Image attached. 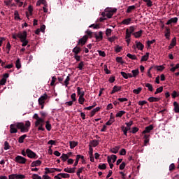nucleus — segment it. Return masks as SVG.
<instances>
[{
    "mask_svg": "<svg viewBox=\"0 0 179 179\" xmlns=\"http://www.w3.org/2000/svg\"><path fill=\"white\" fill-rule=\"evenodd\" d=\"M163 92V87H159L156 90V92H155V94H157L159 93H162Z\"/></svg>",
    "mask_w": 179,
    "mask_h": 179,
    "instance_id": "57",
    "label": "nucleus"
},
{
    "mask_svg": "<svg viewBox=\"0 0 179 179\" xmlns=\"http://www.w3.org/2000/svg\"><path fill=\"white\" fill-rule=\"evenodd\" d=\"M85 96H79V99H78V103L79 104H82L83 105L85 101Z\"/></svg>",
    "mask_w": 179,
    "mask_h": 179,
    "instance_id": "44",
    "label": "nucleus"
},
{
    "mask_svg": "<svg viewBox=\"0 0 179 179\" xmlns=\"http://www.w3.org/2000/svg\"><path fill=\"white\" fill-rule=\"evenodd\" d=\"M90 28L93 27V29H100V25H99V24H92L91 25L89 26Z\"/></svg>",
    "mask_w": 179,
    "mask_h": 179,
    "instance_id": "54",
    "label": "nucleus"
},
{
    "mask_svg": "<svg viewBox=\"0 0 179 179\" xmlns=\"http://www.w3.org/2000/svg\"><path fill=\"white\" fill-rule=\"evenodd\" d=\"M45 128H46L47 131H51V124H50V121H46Z\"/></svg>",
    "mask_w": 179,
    "mask_h": 179,
    "instance_id": "47",
    "label": "nucleus"
},
{
    "mask_svg": "<svg viewBox=\"0 0 179 179\" xmlns=\"http://www.w3.org/2000/svg\"><path fill=\"white\" fill-rule=\"evenodd\" d=\"M83 167H81L80 169H78V171H77V176L78 177H79V178L80 179V173H82L83 171Z\"/></svg>",
    "mask_w": 179,
    "mask_h": 179,
    "instance_id": "60",
    "label": "nucleus"
},
{
    "mask_svg": "<svg viewBox=\"0 0 179 179\" xmlns=\"http://www.w3.org/2000/svg\"><path fill=\"white\" fill-rule=\"evenodd\" d=\"M72 51L75 54V55H78V54H79L80 51H82V48H80V47L79 46H76Z\"/></svg>",
    "mask_w": 179,
    "mask_h": 179,
    "instance_id": "15",
    "label": "nucleus"
},
{
    "mask_svg": "<svg viewBox=\"0 0 179 179\" xmlns=\"http://www.w3.org/2000/svg\"><path fill=\"white\" fill-rule=\"evenodd\" d=\"M141 92H142V87H138V89L133 90V93H134V94H139Z\"/></svg>",
    "mask_w": 179,
    "mask_h": 179,
    "instance_id": "52",
    "label": "nucleus"
},
{
    "mask_svg": "<svg viewBox=\"0 0 179 179\" xmlns=\"http://www.w3.org/2000/svg\"><path fill=\"white\" fill-rule=\"evenodd\" d=\"M85 66V64L83 63V62H80L78 64V69L80 71H82V69H83V66Z\"/></svg>",
    "mask_w": 179,
    "mask_h": 179,
    "instance_id": "56",
    "label": "nucleus"
},
{
    "mask_svg": "<svg viewBox=\"0 0 179 179\" xmlns=\"http://www.w3.org/2000/svg\"><path fill=\"white\" fill-rule=\"evenodd\" d=\"M148 101H150V103H155L157 101H160V98L150 96L148 98Z\"/></svg>",
    "mask_w": 179,
    "mask_h": 179,
    "instance_id": "16",
    "label": "nucleus"
},
{
    "mask_svg": "<svg viewBox=\"0 0 179 179\" xmlns=\"http://www.w3.org/2000/svg\"><path fill=\"white\" fill-rule=\"evenodd\" d=\"M131 21H132V20L131 18H127V19H124V20H122L121 24L128 25V24H130Z\"/></svg>",
    "mask_w": 179,
    "mask_h": 179,
    "instance_id": "29",
    "label": "nucleus"
},
{
    "mask_svg": "<svg viewBox=\"0 0 179 179\" xmlns=\"http://www.w3.org/2000/svg\"><path fill=\"white\" fill-rule=\"evenodd\" d=\"M34 118L36 120V121L35 122V127H38L41 122H44V119L39 117L37 113H35L34 115Z\"/></svg>",
    "mask_w": 179,
    "mask_h": 179,
    "instance_id": "6",
    "label": "nucleus"
},
{
    "mask_svg": "<svg viewBox=\"0 0 179 179\" xmlns=\"http://www.w3.org/2000/svg\"><path fill=\"white\" fill-rule=\"evenodd\" d=\"M17 37L20 39V41H24L27 40V31H23V32H20L17 34Z\"/></svg>",
    "mask_w": 179,
    "mask_h": 179,
    "instance_id": "4",
    "label": "nucleus"
},
{
    "mask_svg": "<svg viewBox=\"0 0 179 179\" xmlns=\"http://www.w3.org/2000/svg\"><path fill=\"white\" fill-rule=\"evenodd\" d=\"M117 92H121V87L115 85L110 92V94H114V93H117Z\"/></svg>",
    "mask_w": 179,
    "mask_h": 179,
    "instance_id": "11",
    "label": "nucleus"
},
{
    "mask_svg": "<svg viewBox=\"0 0 179 179\" xmlns=\"http://www.w3.org/2000/svg\"><path fill=\"white\" fill-rule=\"evenodd\" d=\"M135 43H136V48H138V50H140L141 51H142V50L145 48V45H143L142 43L138 42V41H136Z\"/></svg>",
    "mask_w": 179,
    "mask_h": 179,
    "instance_id": "12",
    "label": "nucleus"
},
{
    "mask_svg": "<svg viewBox=\"0 0 179 179\" xmlns=\"http://www.w3.org/2000/svg\"><path fill=\"white\" fill-rule=\"evenodd\" d=\"M26 138H27V135H26V134H24V135L21 136L20 137H19V138H18L19 143H23V142H24V139H26Z\"/></svg>",
    "mask_w": 179,
    "mask_h": 179,
    "instance_id": "32",
    "label": "nucleus"
},
{
    "mask_svg": "<svg viewBox=\"0 0 179 179\" xmlns=\"http://www.w3.org/2000/svg\"><path fill=\"white\" fill-rule=\"evenodd\" d=\"M71 101L73 102H75L76 101V93H73L71 95Z\"/></svg>",
    "mask_w": 179,
    "mask_h": 179,
    "instance_id": "59",
    "label": "nucleus"
},
{
    "mask_svg": "<svg viewBox=\"0 0 179 179\" xmlns=\"http://www.w3.org/2000/svg\"><path fill=\"white\" fill-rule=\"evenodd\" d=\"M51 173H55V169L54 168H45V174H51Z\"/></svg>",
    "mask_w": 179,
    "mask_h": 179,
    "instance_id": "19",
    "label": "nucleus"
},
{
    "mask_svg": "<svg viewBox=\"0 0 179 179\" xmlns=\"http://www.w3.org/2000/svg\"><path fill=\"white\" fill-rule=\"evenodd\" d=\"M145 87H148V90L150 92H153V86L150 83H145Z\"/></svg>",
    "mask_w": 179,
    "mask_h": 179,
    "instance_id": "43",
    "label": "nucleus"
},
{
    "mask_svg": "<svg viewBox=\"0 0 179 179\" xmlns=\"http://www.w3.org/2000/svg\"><path fill=\"white\" fill-rule=\"evenodd\" d=\"M115 52H121V51H122V47L120 45H116L115 47Z\"/></svg>",
    "mask_w": 179,
    "mask_h": 179,
    "instance_id": "49",
    "label": "nucleus"
},
{
    "mask_svg": "<svg viewBox=\"0 0 179 179\" xmlns=\"http://www.w3.org/2000/svg\"><path fill=\"white\" fill-rule=\"evenodd\" d=\"M55 82H57V78H55V76L52 77L50 86H55Z\"/></svg>",
    "mask_w": 179,
    "mask_h": 179,
    "instance_id": "53",
    "label": "nucleus"
},
{
    "mask_svg": "<svg viewBox=\"0 0 179 179\" xmlns=\"http://www.w3.org/2000/svg\"><path fill=\"white\" fill-rule=\"evenodd\" d=\"M15 66L17 69H20L22 68V64L20 63V59H17L15 62Z\"/></svg>",
    "mask_w": 179,
    "mask_h": 179,
    "instance_id": "38",
    "label": "nucleus"
},
{
    "mask_svg": "<svg viewBox=\"0 0 179 179\" xmlns=\"http://www.w3.org/2000/svg\"><path fill=\"white\" fill-rule=\"evenodd\" d=\"M89 36L87 35H85L83 38H80L78 42V45L83 46L87 42V39Z\"/></svg>",
    "mask_w": 179,
    "mask_h": 179,
    "instance_id": "5",
    "label": "nucleus"
},
{
    "mask_svg": "<svg viewBox=\"0 0 179 179\" xmlns=\"http://www.w3.org/2000/svg\"><path fill=\"white\" fill-rule=\"evenodd\" d=\"M47 99H48V95H47V94H44L43 95L41 96V97L38 100V104H44Z\"/></svg>",
    "mask_w": 179,
    "mask_h": 179,
    "instance_id": "8",
    "label": "nucleus"
},
{
    "mask_svg": "<svg viewBox=\"0 0 179 179\" xmlns=\"http://www.w3.org/2000/svg\"><path fill=\"white\" fill-rule=\"evenodd\" d=\"M85 33H86L87 37H90V38H92V37H94V33H93L92 31H90L89 29L85 31Z\"/></svg>",
    "mask_w": 179,
    "mask_h": 179,
    "instance_id": "37",
    "label": "nucleus"
},
{
    "mask_svg": "<svg viewBox=\"0 0 179 179\" xmlns=\"http://www.w3.org/2000/svg\"><path fill=\"white\" fill-rule=\"evenodd\" d=\"M120 149H121V146H115V148H112L110 150L111 153H114L115 155H117V152H118V150H120Z\"/></svg>",
    "mask_w": 179,
    "mask_h": 179,
    "instance_id": "24",
    "label": "nucleus"
},
{
    "mask_svg": "<svg viewBox=\"0 0 179 179\" xmlns=\"http://www.w3.org/2000/svg\"><path fill=\"white\" fill-rule=\"evenodd\" d=\"M100 107H96V108L93 109L92 111H91V113H90V117H94V115L96 114V113H98V111H100Z\"/></svg>",
    "mask_w": 179,
    "mask_h": 179,
    "instance_id": "25",
    "label": "nucleus"
},
{
    "mask_svg": "<svg viewBox=\"0 0 179 179\" xmlns=\"http://www.w3.org/2000/svg\"><path fill=\"white\" fill-rule=\"evenodd\" d=\"M98 53L100 57H106L105 51L98 50Z\"/></svg>",
    "mask_w": 179,
    "mask_h": 179,
    "instance_id": "62",
    "label": "nucleus"
},
{
    "mask_svg": "<svg viewBox=\"0 0 179 179\" xmlns=\"http://www.w3.org/2000/svg\"><path fill=\"white\" fill-rule=\"evenodd\" d=\"M99 141L98 140H92L90 143V146L91 148H96V146H99Z\"/></svg>",
    "mask_w": 179,
    "mask_h": 179,
    "instance_id": "10",
    "label": "nucleus"
},
{
    "mask_svg": "<svg viewBox=\"0 0 179 179\" xmlns=\"http://www.w3.org/2000/svg\"><path fill=\"white\" fill-rule=\"evenodd\" d=\"M177 44V38L176 37L173 38L171 40V42L170 43V45L171 47H176V45Z\"/></svg>",
    "mask_w": 179,
    "mask_h": 179,
    "instance_id": "42",
    "label": "nucleus"
},
{
    "mask_svg": "<svg viewBox=\"0 0 179 179\" xmlns=\"http://www.w3.org/2000/svg\"><path fill=\"white\" fill-rule=\"evenodd\" d=\"M178 68H179V64H177L176 65V66L172 67V68L170 69V71H171V72H176V69H178Z\"/></svg>",
    "mask_w": 179,
    "mask_h": 179,
    "instance_id": "61",
    "label": "nucleus"
},
{
    "mask_svg": "<svg viewBox=\"0 0 179 179\" xmlns=\"http://www.w3.org/2000/svg\"><path fill=\"white\" fill-rule=\"evenodd\" d=\"M78 95L82 97H85V91H81L79 87H77Z\"/></svg>",
    "mask_w": 179,
    "mask_h": 179,
    "instance_id": "31",
    "label": "nucleus"
},
{
    "mask_svg": "<svg viewBox=\"0 0 179 179\" xmlns=\"http://www.w3.org/2000/svg\"><path fill=\"white\" fill-rule=\"evenodd\" d=\"M131 73L133 75V78H136L138 75H139V69H135L131 71Z\"/></svg>",
    "mask_w": 179,
    "mask_h": 179,
    "instance_id": "36",
    "label": "nucleus"
},
{
    "mask_svg": "<svg viewBox=\"0 0 179 179\" xmlns=\"http://www.w3.org/2000/svg\"><path fill=\"white\" fill-rule=\"evenodd\" d=\"M60 159H62L63 162H66L69 159V156L68 155V154L63 153L60 157Z\"/></svg>",
    "mask_w": 179,
    "mask_h": 179,
    "instance_id": "27",
    "label": "nucleus"
},
{
    "mask_svg": "<svg viewBox=\"0 0 179 179\" xmlns=\"http://www.w3.org/2000/svg\"><path fill=\"white\" fill-rule=\"evenodd\" d=\"M10 149V145H9V143L8 141L4 142V150H8Z\"/></svg>",
    "mask_w": 179,
    "mask_h": 179,
    "instance_id": "51",
    "label": "nucleus"
},
{
    "mask_svg": "<svg viewBox=\"0 0 179 179\" xmlns=\"http://www.w3.org/2000/svg\"><path fill=\"white\" fill-rule=\"evenodd\" d=\"M32 178L33 179H41V176H38V174H33L32 175Z\"/></svg>",
    "mask_w": 179,
    "mask_h": 179,
    "instance_id": "64",
    "label": "nucleus"
},
{
    "mask_svg": "<svg viewBox=\"0 0 179 179\" xmlns=\"http://www.w3.org/2000/svg\"><path fill=\"white\" fill-rule=\"evenodd\" d=\"M149 136H150V135H148V134L144 135V146H148V143L150 141Z\"/></svg>",
    "mask_w": 179,
    "mask_h": 179,
    "instance_id": "30",
    "label": "nucleus"
},
{
    "mask_svg": "<svg viewBox=\"0 0 179 179\" xmlns=\"http://www.w3.org/2000/svg\"><path fill=\"white\" fill-rule=\"evenodd\" d=\"M149 59V52H147L145 55L141 57V62H143L145 61H148Z\"/></svg>",
    "mask_w": 179,
    "mask_h": 179,
    "instance_id": "33",
    "label": "nucleus"
},
{
    "mask_svg": "<svg viewBox=\"0 0 179 179\" xmlns=\"http://www.w3.org/2000/svg\"><path fill=\"white\" fill-rule=\"evenodd\" d=\"M15 178L16 179H24V178H26V176L24 175L15 174Z\"/></svg>",
    "mask_w": 179,
    "mask_h": 179,
    "instance_id": "55",
    "label": "nucleus"
},
{
    "mask_svg": "<svg viewBox=\"0 0 179 179\" xmlns=\"http://www.w3.org/2000/svg\"><path fill=\"white\" fill-rule=\"evenodd\" d=\"M14 16H15V20H16L17 19L20 20V17H19V11L15 10V12H14Z\"/></svg>",
    "mask_w": 179,
    "mask_h": 179,
    "instance_id": "58",
    "label": "nucleus"
},
{
    "mask_svg": "<svg viewBox=\"0 0 179 179\" xmlns=\"http://www.w3.org/2000/svg\"><path fill=\"white\" fill-rule=\"evenodd\" d=\"M173 106H174V111L176 114H178L179 113V105L178 103H177V101L173 102Z\"/></svg>",
    "mask_w": 179,
    "mask_h": 179,
    "instance_id": "23",
    "label": "nucleus"
},
{
    "mask_svg": "<svg viewBox=\"0 0 179 179\" xmlns=\"http://www.w3.org/2000/svg\"><path fill=\"white\" fill-rule=\"evenodd\" d=\"M44 5V6H47V1L45 0H38L36 2V6H40V5Z\"/></svg>",
    "mask_w": 179,
    "mask_h": 179,
    "instance_id": "22",
    "label": "nucleus"
},
{
    "mask_svg": "<svg viewBox=\"0 0 179 179\" xmlns=\"http://www.w3.org/2000/svg\"><path fill=\"white\" fill-rule=\"evenodd\" d=\"M134 9H136V6H130L127 8V13H131V12H132V10H134Z\"/></svg>",
    "mask_w": 179,
    "mask_h": 179,
    "instance_id": "35",
    "label": "nucleus"
},
{
    "mask_svg": "<svg viewBox=\"0 0 179 179\" xmlns=\"http://www.w3.org/2000/svg\"><path fill=\"white\" fill-rule=\"evenodd\" d=\"M120 129H122L124 135L125 136H128V131H129V128L125 127V126H121Z\"/></svg>",
    "mask_w": 179,
    "mask_h": 179,
    "instance_id": "20",
    "label": "nucleus"
},
{
    "mask_svg": "<svg viewBox=\"0 0 179 179\" xmlns=\"http://www.w3.org/2000/svg\"><path fill=\"white\" fill-rule=\"evenodd\" d=\"M153 129V125L150 124L148 127H146L144 131H143V134H149L150 131Z\"/></svg>",
    "mask_w": 179,
    "mask_h": 179,
    "instance_id": "13",
    "label": "nucleus"
},
{
    "mask_svg": "<svg viewBox=\"0 0 179 179\" xmlns=\"http://www.w3.org/2000/svg\"><path fill=\"white\" fill-rule=\"evenodd\" d=\"M125 111H124V110H120V111H119L117 114H116V117H120V118H121V117H122V115H124V114H125Z\"/></svg>",
    "mask_w": 179,
    "mask_h": 179,
    "instance_id": "48",
    "label": "nucleus"
},
{
    "mask_svg": "<svg viewBox=\"0 0 179 179\" xmlns=\"http://www.w3.org/2000/svg\"><path fill=\"white\" fill-rule=\"evenodd\" d=\"M14 162H15V163H18L19 164H26L27 159L20 155H17L15 157Z\"/></svg>",
    "mask_w": 179,
    "mask_h": 179,
    "instance_id": "3",
    "label": "nucleus"
},
{
    "mask_svg": "<svg viewBox=\"0 0 179 179\" xmlns=\"http://www.w3.org/2000/svg\"><path fill=\"white\" fill-rule=\"evenodd\" d=\"M94 37H95L96 41H101L103 40V31H100L99 35L97 33H94Z\"/></svg>",
    "mask_w": 179,
    "mask_h": 179,
    "instance_id": "9",
    "label": "nucleus"
},
{
    "mask_svg": "<svg viewBox=\"0 0 179 179\" xmlns=\"http://www.w3.org/2000/svg\"><path fill=\"white\" fill-rule=\"evenodd\" d=\"M177 22H178V18L177 17H175L169 20L166 22V24L169 25L171 24V23H177Z\"/></svg>",
    "mask_w": 179,
    "mask_h": 179,
    "instance_id": "14",
    "label": "nucleus"
},
{
    "mask_svg": "<svg viewBox=\"0 0 179 179\" xmlns=\"http://www.w3.org/2000/svg\"><path fill=\"white\" fill-rule=\"evenodd\" d=\"M69 144L71 149H74L75 148H76V146H78V142L76 141H69Z\"/></svg>",
    "mask_w": 179,
    "mask_h": 179,
    "instance_id": "34",
    "label": "nucleus"
},
{
    "mask_svg": "<svg viewBox=\"0 0 179 179\" xmlns=\"http://www.w3.org/2000/svg\"><path fill=\"white\" fill-rule=\"evenodd\" d=\"M116 62H118V64H121V65H124V64H125V62L122 60V57H117Z\"/></svg>",
    "mask_w": 179,
    "mask_h": 179,
    "instance_id": "39",
    "label": "nucleus"
},
{
    "mask_svg": "<svg viewBox=\"0 0 179 179\" xmlns=\"http://www.w3.org/2000/svg\"><path fill=\"white\" fill-rule=\"evenodd\" d=\"M143 33V31L140 30L138 31L134 32L133 34V36H134V37L136 38H139V37H141L142 36V34Z\"/></svg>",
    "mask_w": 179,
    "mask_h": 179,
    "instance_id": "21",
    "label": "nucleus"
},
{
    "mask_svg": "<svg viewBox=\"0 0 179 179\" xmlns=\"http://www.w3.org/2000/svg\"><path fill=\"white\" fill-rule=\"evenodd\" d=\"M127 57L129 58L130 59L136 60L138 59V57H136V55H131V53H128L127 55Z\"/></svg>",
    "mask_w": 179,
    "mask_h": 179,
    "instance_id": "40",
    "label": "nucleus"
},
{
    "mask_svg": "<svg viewBox=\"0 0 179 179\" xmlns=\"http://www.w3.org/2000/svg\"><path fill=\"white\" fill-rule=\"evenodd\" d=\"M27 156L29 157V159H34L37 155L33 152L31 150L27 148L26 150Z\"/></svg>",
    "mask_w": 179,
    "mask_h": 179,
    "instance_id": "7",
    "label": "nucleus"
},
{
    "mask_svg": "<svg viewBox=\"0 0 179 179\" xmlns=\"http://www.w3.org/2000/svg\"><path fill=\"white\" fill-rule=\"evenodd\" d=\"M105 12H109L110 13H112L114 15V13L117 12V8H107L105 9Z\"/></svg>",
    "mask_w": 179,
    "mask_h": 179,
    "instance_id": "26",
    "label": "nucleus"
},
{
    "mask_svg": "<svg viewBox=\"0 0 179 179\" xmlns=\"http://www.w3.org/2000/svg\"><path fill=\"white\" fill-rule=\"evenodd\" d=\"M71 74H69V76L66 77V78L64 80V84H63L66 87H68V85H69V81L71 80Z\"/></svg>",
    "mask_w": 179,
    "mask_h": 179,
    "instance_id": "28",
    "label": "nucleus"
},
{
    "mask_svg": "<svg viewBox=\"0 0 179 179\" xmlns=\"http://www.w3.org/2000/svg\"><path fill=\"white\" fill-rule=\"evenodd\" d=\"M143 2H146L147 3V6H148V8H151V6H153L152 0H143Z\"/></svg>",
    "mask_w": 179,
    "mask_h": 179,
    "instance_id": "46",
    "label": "nucleus"
},
{
    "mask_svg": "<svg viewBox=\"0 0 179 179\" xmlns=\"http://www.w3.org/2000/svg\"><path fill=\"white\" fill-rule=\"evenodd\" d=\"M98 169H99V170H106V169H107V165L106 164H100L98 166Z\"/></svg>",
    "mask_w": 179,
    "mask_h": 179,
    "instance_id": "45",
    "label": "nucleus"
},
{
    "mask_svg": "<svg viewBox=\"0 0 179 179\" xmlns=\"http://www.w3.org/2000/svg\"><path fill=\"white\" fill-rule=\"evenodd\" d=\"M138 106H145V104H148V101H139L138 102Z\"/></svg>",
    "mask_w": 179,
    "mask_h": 179,
    "instance_id": "63",
    "label": "nucleus"
},
{
    "mask_svg": "<svg viewBox=\"0 0 179 179\" xmlns=\"http://www.w3.org/2000/svg\"><path fill=\"white\" fill-rule=\"evenodd\" d=\"M115 121V119H114V117H113V113H110V117L109 120L106 123V125L110 126Z\"/></svg>",
    "mask_w": 179,
    "mask_h": 179,
    "instance_id": "17",
    "label": "nucleus"
},
{
    "mask_svg": "<svg viewBox=\"0 0 179 179\" xmlns=\"http://www.w3.org/2000/svg\"><path fill=\"white\" fill-rule=\"evenodd\" d=\"M41 161L36 160V161H34L31 164V167H38V166H41Z\"/></svg>",
    "mask_w": 179,
    "mask_h": 179,
    "instance_id": "18",
    "label": "nucleus"
},
{
    "mask_svg": "<svg viewBox=\"0 0 179 179\" xmlns=\"http://www.w3.org/2000/svg\"><path fill=\"white\" fill-rule=\"evenodd\" d=\"M135 29H136V27H135V26H131V27H129V29H127L125 38H131V34L134 35Z\"/></svg>",
    "mask_w": 179,
    "mask_h": 179,
    "instance_id": "2",
    "label": "nucleus"
},
{
    "mask_svg": "<svg viewBox=\"0 0 179 179\" xmlns=\"http://www.w3.org/2000/svg\"><path fill=\"white\" fill-rule=\"evenodd\" d=\"M44 125V122H41L40 124H38V131H45V129H44V127H43Z\"/></svg>",
    "mask_w": 179,
    "mask_h": 179,
    "instance_id": "50",
    "label": "nucleus"
},
{
    "mask_svg": "<svg viewBox=\"0 0 179 179\" xmlns=\"http://www.w3.org/2000/svg\"><path fill=\"white\" fill-rule=\"evenodd\" d=\"M31 123L30 121H26L24 122H15L10 125V134H17V129L20 130V132L25 133L30 129Z\"/></svg>",
    "mask_w": 179,
    "mask_h": 179,
    "instance_id": "1",
    "label": "nucleus"
},
{
    "mask_svg": "<svg viewBox=\"0 0 179 179\" xmlns=\"http://www.w3.org/2000/svg\"><path fill=\"white\" fill-rule=\"evenodd\" d=\"M58 176H60V177H62V178H69V177H71V176L68 173H58Z\"/></svg>",
    "mask_w": 179,
    "mask_h": 179,
    "instance_id": "41",
    "label": "nucleus"
}]
</instances>
